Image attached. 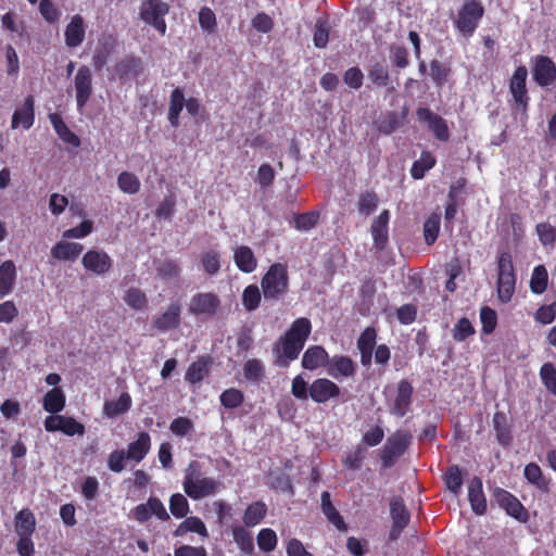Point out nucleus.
<instances>
[{
	"label": "nucleus",
	"instance_id": "18",
	"mask_svg": "<svg viewBox=\"0 0 556 556\" xmlns=\"http://www.w3.org/2000/svg\"><path fill=\"white\" fill-rule=\"evenodd\" d=\"M413 387L407 380H401L397 384L395 399L391 406V413L397 417H404L410 408Z\"/></svg>",
	"mask_w": 556,
	"mask_h": 556
},
{
	"label": "nucleus",
	"instance_id": "60",
	"mask_svg": "<svg viewBox=\"0 0 556 556\" xmlns=\"http://www.w3.org/2000/svg\"><path fill=\"white\" fill-rule=\"evenodd\" d=\"M291 394L300 401H306L309 397V386L302 375H298L292 379Z\"/></svg>",
	"mask_w": 556,
	"mask_h": 556
},
{
	"label": "nucleus",
	"instance_id": "8",
	"mask_svg": "<svg viewBox=\"0 0 556 556\" xmlns=\"http://www.w3.org/2000/svg\"><path fill=\"white\" fill-rule=\"evenodd\" d=\"M181 304L178 301L172 302L164 312L153 317L152 327L161 333L178 329L181 324Z\"/></svg>",
	"mask_w": 556,
	"mask_h": 556
},
{
	"label": "nucleus",
	"instance_id": "38",
	"mask_svg": "<svg viewBox=\"0 0 556 556\" xmlns=\"http://www.w3.org/2000/svg\"><path fill=\"white\" fill-rule=\"evenodd\" d=\"M523 476L529 483L545 492L548 490V481L544 478L542 470L535 463L526 465Z\"/></svg>",
	"mask_w": 556,
	"mask_h": 556
},
{
	"label": "nucleus",
	"instance_id": "6",
	"mask_svg": "<svg viewBox=\"0 0 556 556\" xmlns=\"http://www.w3.org/2000/svg\"><path fill=\"white\" fill-rule=\"evenodd\" d=\"M410 440L412 435L403 430H399L390 435L382 450L381 459L383 466L391 467L394 460L405 453Z\"/></svg>",
	"mask_w": 556,
	"mask_h": 556
},
{
	"label": "nucleus",
	"instance_id": "41",
	"mask_svg": "<svg viewBox=\"0 0 556 556\" xmlns=\"http://www.w3.org/2000/svg\"><path fill=\"white\" fill-rule=\"evenodd\" d=\"M548 274L544 265L534 267L531 279L530 289L534 294H542L547 288Z\"/></svg>",
	"mask_w": 556,
	"mask_h": 556
},
{
	"label": "nucleus",
	"instance_id": "7",
	"mask_svg": "<svg viewBox=\"0 0 556 556\" xmlns=\"http://www.w3.org/2000/svg\"><path fill=\"white\" fill-rule=\"evenodd\" d=\"M74 91L77 110L81 112L93 93V83L91 70L83 65L74 76Z\"/></svg>",
	"mask_w": 556,
	"mask_h": 556
},
{
	"label": "nucleus",
	"instance_id": "51",
	"mask_svg": "<svg viewBox=\"0 0 556 556\" xmlns=\"http://www.w3.org/2000/svg\"><path fill=\"white\" fill-rule=\"evenodd\" d=\"M219 400L224 407L233 409L243 403L244 395L240 390L229 388L220 394Z\"/></svg>",
	"mask_w": 556,
	"mask_h": 556
},
{
	"label": "nucleus",
	"instance_id": "16",
	"mask_svg": "<svg viewBox=\"0 0 556 556\" xmlns=\"http://www.w3.org/2000/svg\"><path fill=\"white\" fill-rule=\"evenodd\" d=\"M303 348L301 344L282 336L274 348V351L277 352V366L288 367L292 361L299 357Z\"/></svg>",
	"mask_w": 556,
	"mask_h": 556
},
{
	"label": "nucleus",
	"instance_id": "12",
	"mask_svg": "<svg viewBox=\"0 0 556 556\" xmlns=\"http://www.w3.org/2000/svg\"><path fill=\"white\" fill-rule=\"evenodd\" d=\"M533 80L541 87L551 86L556 79V65L552 59L538 55L533 60Z\"/></svg>",
	"mask_w": 556,
	"mask_h": 556
},
{
	"label": "nucleus",
	"instance_id": "44",
	"mask_svg": "<svg viewBox=\"0 0 556 556\" xmlns=\"http://www.w3.org/2000/svg\"><path fill=\"white\" fill-rule=\"evenodd\" d=\"M140 59L127 56L115 65V73L119 78L137 75L140 70Z\"/></svg>",
	"mask_w": 556,
	"mask_h": 556
},
{
	"label": "nucleus",
	"instance_id": "40",
	"mask_svg": "<svg viewBox=\"0 0 556 556\" xmlns=\"http://www.w3.org/2000/svg\"><path fill=\"white\" fill-rule=\"evenodd\" d=\"M208 374V363L205 359L193 362L185 375L186 381L191 384L200 383Z\"/></svg>",
	"mask_w": 556,
	"mask_h": 556
},
{
	"label": "nucleus",
	"instance_id": "36",
	"mask_svg": "<svg viewBox=\"0 0 556 556\" xmlns=\"http://www.w3.org/2000/svg\"><path fill=\"white\" fill-rule=\"evenodd\" d=\"M185 106V96L181 89L175 88L169 97L168 121L173 127L179 125V115Z\"/></svg>",
	"mask_w": 556,
	"mask_h": 556
},
{
	"label": "nucleus",
	"instance_id": "2",
	"mask_svg": "<svg viewBox=\"0 0 556 556\" xmlns=\"http://www.w3.org/2000/svg\"><path fill=\"white\" fill-rule=\"evenodd\" d=\"M516 286V275L509 252H501L497 258V296L502 303H508Z\"/></svg>",
	"mask_w": 556,
	"mask_h": 556
},
{
	"label": "nucleus",
	"instance_id": "27",
	"mask_svg": "<svg viewBox=\"0 0 556 556\" xmlns=\"http://www.w3.org/2000/svg\"><path fill=\"white\" fill-rule=\"evenodd\" d=\"M494 496L500 506L503 507L509 516L521 519L525 514V508L515 496L503 489H496Z\"/></svg>",
	"mask_w": 556,
	"mask_h": 556
},
{
	"label": "nucleus",
	"instance_id": "13",
	"mask_svg": "<svg viewBox=\"0 0 556 556\" xmlns=\"http://www.w3.org/2000/svg\"><path fill=\"white\" fill-rule=\"evenodd\" d=\"M326 369L330 377L341 381L354 377L357 366L349 356L334 355L331 358L329 357Z\"/></svg>",
	"mask_w": 556,
	"mask_h": 556
},
{
	"label": "nucleus",
	"instance_id": "31",
	"mask_svg": "<svg viewBox=\"0 0 556 556\" xmlns=\"http://www.w3.org/2000/svg\"><path fill=\"white\" fill-rule=\"evenodd\" d=\"M16 268L12 261H5L0 265V299L8 295L14 286Z\"/></svg>",
	"mask_w": 556,
	"mask_h": 556
},
{
	"label": "nucleus",
	"instance_id": "3",
	"mask_svg": "<svg viewBox=\"0 0 556 556\" xmlns=\"http://www.w3.org/2000/svg\"><path fill=\"white\" fill-rule=\"evenodd\" d=\"M483 14L484 9L481 2L477 0H466L457 12L454 25L464 37L469 38L477 29Z\"/></svg>",
	"mask_w": 556,
	"mask_h": 556
},
{
	"label": "nucleus",
	"instance_id": "19",
	"mask_svg": "<svg viewBox=\"0 0 556 556\" xmlns=\"http://www.w3.org/2000/svg\"><path fill=\"white\" fill-rule=\"evenodd\" d=\"M151 450V437L148 432L141 431L137 439L128 444L125 450L128 462L135 465L139 464Z\"/></svg>",
	"mask_w": 556,
	"mask_h": 556
},
{
	"label": "nucleus",
	"instance_id": "50",
	"mask_svg": "<svg viewBox=\"0 0 556 556\" xmlns=\"http://www.w3.org/2000/svg\"><path fill=\"white\" fill-rule=\"evenodd\" d=\"M125 303L136 309L141 311L147 306L148 300L146 293L138 288H129L124 295Z\"/></svg>",
	"mask_w": 556,
	"mask_h": 556
},
{
	"label": "nucleus",
	"instance_id": "45",
	"mask_svg": "<svg viewBox=\"0 0 556 556\" xmlns=\"http://www.w3.org/2000/svg\"><path fill=\"white\" fill-rule=\"evenodd\" d=\"M117 186L124 193L135 194L140 190V180L130 172H122L117 177Z\"/></svg>",
	"mask_w": 556,
	"mask_h": 556
},
{
	"label": "nucleus",
	"instance_id": "25",
	"mask_svg": "<svg viewBox=\"0 0 556 556\" xmlns=\"http://www.w3.org/2000/svg\"><path fill=\"white\" fill-rule=\"evenodd\" d=\"M376 338V330L371 327H367L357 339V349L361 353V363L363 366H368L371 363Z\"/></svg>",
	"mask_w": 556,
	"mask_h": 556
},
{
	"label": "nucleus",
	"instance_id": "57",
	"mask_svg": "<svg viewBox=\"0 0 556 556\" xmlns=\"http://www.w3.org/2000/svg\"><path fill=\"white\" fill-rule=\"evenodd\" d=\"M128 456L124 448L113 451L108 458V467L112 472L119 473L126 468Z\"/></svg>",
	"mask_w": 556,
	"mask_h": 556
},
{
	"label": "nucleus",
	"instance_id": "64",
	"mask_svg": "<svg viewBox=\"0 0 556 556\" xmlns=\"http://www.w3.org/2000/svg\"><path fill=\"white\" fill-rule=\"evenodd\" d=\"M199 24L205 31H213L216 27L215 13L207 7H204L199 12Z\"/></svg>",
	"mask_w": 556,
	"mask_h": 556
},
{
	"label": "nucleus",
	"instance_id": "49",
	"mask_svg": "<svg viewBox=\"0 0 556 556\" xmlns=\"http://www.w3.org/2000/svg\"><path fill=\"white\" fill-rule=\"evenodd\" d=\"M264 374L265 366L260 359L252 358L247 361L243 365V375L250 381H261L264 377Z\"/></svg>",
	"mask_w": 556,
	"mask_h": 556
},
{
	"label": "nucleus",
	"instance_id": "56",
	"mask_svg": "<svg viewBox=\"0 0 556 556\" xmlns=\"http://www.w3.org/2000/svg\"><path fill=\"white\" fill-rule=\"evenodd\" d=\"M169 510L176 518L185 517L189 513L187 498L180 493L173 494L169 498Z\"/></svg>",
	"mask_w": 556,
	"mask_h": 556
},
{
	"label": "nucleus",
	"instance_id": "34",
	"mask_svg": "<svg viewBox=\"0 0 556 556\" xmlns=\"http://www.w3.org/2000/svg\"><path fill=\"white\" fill-rule=\"evenodd\" d=\"M36 520L29 509H22L15 517V531L18 536H30L35 531Z\"/></svg>",
	"mask_w": 556,
	"mask_h": 556
},
{
	"label": "nucleus",
	"instance_id": "10",
	"mask_svg": "<svg viewBox=\"0 0 556 556\" xmlns=\"http://www.w3.org/2000/svg\"><path fill=\"white\" fill-rule=\"evenodd\" d=\"M340 395V387L328 378H317L309 384V397L317 404L337 400Z\"/></svg>",
	"mask_w": 556,
	"mask_h": 556
},
{
	"label": "nucleus",
	"instance_id": "48",
	"mask_svg": "<svg viewBox=\"0 0 556 556\" xmlns=\"http://www.w3.org/2000/svg\"><path fill=\"white\" fill-rule=\"evenodd\" d=\"M441 216L438 213L431 214L424 224L425 241L428 245L435 242L440 230Z\"/></svg>",
	"mask_w": 556,
	"mask_h": 556
},
{
	"label": "nucleus",
	"instance_id": "43",
	"mask_svg": "<svg viewBox=\"0 0 556 556\" xmlns=\"http://www.w3.org/2000/svg\"><path fill=\"white\" fill-rule=\"evenodd\" d=\"M233 541L238 544L239 548L245 553L251 554L254 549L253 538L251 533L241 526L232 528Z\"/></svg>",
	"mask_w": 556,
	"mask_h": 556
},
{
	"label": "nucleus",
	"instance_id": "4",
	"mask_svg": "<svg viewBox=\"0 0 556 556\" xmlns=\"http://www.w3.org/2000/svg\"><path fill=\"white\" fill-rule=\"evenodd\" d=\"M288 271L281 263L273 264L261 281L263 294L266 300H276L288 290Z\"/></svg>",
	"mask_w": 556,
	"mask_h": 556
},
{
	"label": "nucleus",
	"instance_id": "24",
	"mask_svg": "<svg viewBox=\"0 0 556 556\" xmlns=\"http://www.w3.org/2000/svg\"><path fill=\"white\" fill-rule=\"evenodd\" d=\"M468 500L471 509L477 515H483L486 510V500L482 490V481L478 477H473L468 484Z\"/></svg>",
	"mask_w": 556,
	"mask_h": 556
},
{
	"label": "nucleus",
	"instance_id": "30",
	"mask_svg": "<svg viewBox=\"0 0 556 556\" xmlns=\"http://www.w3.org/2000/svg\"><path fill=\"white\" fill-rule=\"evenodd\" d=\"M83 249L80 243L60 241L51 249V255L56 260L74 261L83 252Z\"/></svg>",
	"mask_w": 556,
	"mask_h": 556
},
{
	"label": "nucleus",
	"instance_id": "54",
	"mask_svg": "<svg viewBox=\"0 0 556 556\" xmlns=\"http://www.w3.org/2000/svg\"><path fill=\"white\" fill-rule=\"evenodd\" d=\"M261 302V292L257 286H248L242 294V304L245 309L252 312L256 309Z\"/></svg>",
	"mask_w": 556,
	"mask_h": 556
},
{
	"label": "nucleus",
	"instance_id": "58",
	"mask_svg": "<svg viewBox=\"0 0 556 556\" xmlns=\"http://www.w3.org/2000/svg\"><path fill=\"white\" fill-rule=\"evenodd\" d=\"M475 333V328L468 318H460L452 330L454 340L462 342Z\"/></svg>",
	"mask_w": 556,
	"mask_h": 556
},
{
	"label": "nucleus",
	"instance_id": "52",
	"mask_svg": "<svg viewBox=\"0 0 556 556\" xmlns=\"http://www.w3.org/2000/svg\"><path fill=\"white\" fill-rule=\"evenodd\" d=\"M277 541L276 532L269 528L262 529L257 534V545L265 553L274 551Z\"/></svg>",
	"mask_w": 556,
	"mask_h": 556
},
{
	"label": "nucleus",
	"instance_id": "46",
	"mask_svg": "<svg viewBox=\"0 0 556 556\" xmlns=\"http://www.w3.org/2000/svg\"><path fill=\"white\" fill-rule=\"evenodd\" d=\"M540 379L547 391L556 397V366L544 363L540 368Z\"/></svg>",
	"mask_w": 556,
	"mask_h": 556
},
{
	"label": "nucleus",
	"instance_id": "23",
	"mask_svg": "<svg viewBox=\"0 0 556 556\" xmlns=\"http://www.w3.org/2000/svg\"><path fill=\"white\" fill-rule=\"evenodd\" d=\"M329 354L320 345L309 346L302 356V367L307 370H315L328 365Z\"/></svg>",
	"mask_w": 556,
	"mask_h": 556
},
{
	"label": "nucleus",
	"instance_id": "37",
	"mask_svg": "<svg viewBox=\"0 0 556 556\" xmlns=\"http://www.w3.org/2000/svg\"><path fill=\"white\" fill-rule=\"evenodd\" d=\"M321 510L328 521L336 526L338 530H346V526L336 507L332 505L330 494L327 491L321 493Z\"/></svg>",
	"mask_w": 556,
	"mask_h": 556
},
{
	"label": "nucleus",
	"instance_id": "39",
	"mask_svg": "<svg viewBox=\"0 0 556 556\" xmlns=\"http://www.w3.org/2000/svg\"><path fill=\"white\" fill-rule=\"evenodd\" d=\"M267 513V507L263 502H254L249 505L243 514V522L247 527L258 525Z\"/></svg>",
	"mask_w": 556,
	"mask_h": 556
},
{
	"label": "nucleus",
	"instance_id": "32",
	"mask_svg": "<svg viewBox=\"0 0 556 556\" xmlns=\"http://www.w3.org/2000/svg\"><path fill=\"white\" fill-rule=\"evenodd\" d=\"M65 394L60 388L49 390L42 401V407L50 414H58L65 407Z\"/></svg>",
	"mask_w": 556,
	"mask_h": 556
},
{
	"label": "nucleus",
	"instance_id": "33",
	"mask_svg": "<svg viewBox=\"0 0 556 556\" xmlns=\"http://www.w3.org/2000/svg\"><path fill=\"white\" fill-rule=\"evenodd\" d=\"M493 428L497 442L503 446H508L511 442V432L506 415L503 412H496L493 415Z\"/></svg>",
	"mask_w": 556,
	"mask_h": 556
},
{
	"label": "nucleus",
	"instance_id": "63",
	"mask_svg": "<svg viewBox=\"0 0 556 556\" xmlns=\"http://www.w3.org/2000/svg\"><path fill=\"white\" fill-rule=\"evenodd\" d=\"M60 431L70 437L84 435L85 426L73 417L64 416Z\"/></svg>",
	"mask_w": 556,
	"mask_h": 556
},
{
	"label": "nucleus",
	"instance_id": "22",
	"mask_svg": "<svg viewBox=\"0 0 556 556\" xmlns=\"http://www.w3.org/2000/svg\"><path fill=\"white\" fill-rule=\"evenodd\" d=\"M86 29L84 18L76 14L74 15L65 28V43L68 48H76L80 46L85 39Z\"/></svg>",
	"mask_w": 556,
	"mask_h": 556
},
{
	"label": "nucleus",
	"instance_id": "61",
	"mask_svg": "<svg viewBox=\"0 0 556 556\" xmlns=\"http://www.w3.org/2000/svg\"><path fill=\"white\" fill-rule=\"evenodd\" d=\"M536 233L543 245H553L556 241V228L548 223L538 224Z\"/></svg>",
	"mask_w": 556,
	"mask_h": 556
},
{
	"label": "nucleus",
	"instance_id": "14",
	"mask_svg": "<svg viewBox=\"0 0 556 556\" xmlns=\"http://www.w3.org/2000/svg\"><path fill=\"white\" fill-rule=\"evenodd\" d=\"M417 118L419 122L427 124L428 128L439 140H448L450 134L445 121L441 116L434 114L430 109L419 108L417 110Z\"/></svg>",
	"mask_w": 556,
	"mask_h": 556
},
{
	"label": "nucleus",
	"instance_id": "59",
	"mask_svg": "<svg viewBox=\"0 0 556 556\" xmlns=\"http://www.w3.org/2000/svg\"><path fill=\"white\" fill-rule=\"evenodd\" d=\"M480 320L482 324V331L490 334L494 331L497 324V316L493 308L484 306L480 311Z\"/></svg>",
	"mask_w": 556,
	"mask_h": 556
},
{
	"label": "nucleus",
	"instance_id": "21",
	"mask_svg": "<svg viewBox=\"0 0 556 556\" xmlns=\"http://www.w3.org/2000/svg\"><path fill=\"white\" fill-rule=\"evenodd\" d=\"M389 220H390V212L388 210H383L372 220L371 236H372V240H374V245L378 250H382L388 242Z\"/></svg>",
	"mask_w": 556,
	"mask_h": 556
},
{
	"label": "nucleus",
	"instance_id": "15",
	"mask_svg": "<svg viewBox=\"0 0 556 556\" xmlns=\"http://www.w3.org/2000/svg\"><path fill=\"white\" fill-rule=\"evenodd\" d=\"M81 263L87 270L99 276L106 274L112 267V258L101 250L88 251L83 256Z\"/></svg>",
	"mask_w": 556,
	"mask_h": 556
},
{
	"label": "nucleus",
	"instance_id": "9",
	"mask_svg": "<svg viewBox=\"0 0 556 556\" xmlns=\"http://www.w3.org/2000/svg\"><path fill=\"white\" fill-rule=\"evenodd\" d=\"M168 4L161 0H147L142 4L141 18L152 24L162 35L166 33L164 16L168 13Z\"/></svg>",
	"mask_w": 556,
	"mask_h": 556
},
{
	"label": "nucleus",
	"instance_id": "55",
	"mask_svg": "<svg viewBox=\"0 0 556 556\" xmlns=\"http://www.w3.org/2000/svg\"><path fill=\"white\" fill-rule=\"evenodd\" d=\"M445 483L447 489L457 495L460 492L463 485L462 471L457 466H451L445 473Z\"/></svg>",
	"mask_w": 556,
	"mask_h": 556
},
{
	"label": "nucleus",
	"instance_id": "17",
	"mask_svg": "<svg viewBox=\"0 0 556 556\" xmlns=\"http://www.w3.org/2000/svg\"><path fill=\"white\" fill-rule=\"evenodd\" d=\"M390 514L393 526L390 532L391 539H397L402 530L409 521V514L405 507L403 500L399 496L392 497L390 501Z\"/></svg>",
	"mask_w": 556,
	"mask_h": 556
},
{
	"label": "nucleus",
	"instance_id": "1",
	"mask_svg": "<svg viewBox=\"0 0 556 556\" xmlns=\"http://www.w3.org/2000/svg\"><path fill=\"white\" fill-rule=\"evenodd\" d=\"M200 470L201 466L197 460L190 462L185 469L182 486L185 493L192 500L213 496L219 491L222 485L219 481L213 478H202Z\"/></svg>",
	"mask_w": 556,
	"mask_h": 556
},
{
	"label": "nucleus",
	"instance_id": "5",
	"mask_svg": "<svg viewBox=\"0 0 556 556\" xmlns=\"http://www.w3.org/2000/svg\"><path fill=\"white\" fill-rule=\"evenodd\" d=\"M527 67L521 65L515 70L509 80V92L516 105L515 110L516 112H520L525 119L527 118V110L530 100L527 90Z\"/></svg>",
	"mask_w": 556,
	"mask_h": 556
},
{
	"label": "nucleus",
	"instance_id": "26",
	"mask_svg": "<svg viewBox=\"0 0 556 556\" xmlns=\"http://www.w3.org/2000/svg\"><path fill=\"white\" fill-rule=\"evenodd\" d=\"M311 332V320L306 317H300L291 324L290 328L288 329L283 337L304 346Z\"/></svg>",
	"mask_w": 556,
	"mask_h": 556
},
{
	"label": "nucleus",
	"instance_id": "29",
	"mask_svg": "<svg viewBox=\"0 0 556 556\" xmlns=\"http://www.w3.org/2000/svg\"><path fill=\"white\" fill-rule=\"evenodd\" d=\"M131 396L127 392H123L117 400L105 401L103 405V415L113 419L119 415L127 413L131 407Z\"/></svg>",
	"mask_w": 556,
	"mask_h": 556
},
{
	"label": "nucleus",
	"instance_id": "62",
	"mask_svg": "<svg viewBox=\"0 0 556 556\" xmlns=\"http://www.w3.org/2000/svg\"><path fill=\"white\" fill-rule=\"evenodd\" d=\"M193 428V422L187 417H177L169 425V430L177 437H185L191 433Z\"/></svg>",
	"mask_w": 556,
	"mask_h": 556
},
{
	"label": "nucleus",
	"instance_id": "35",
	"mask_svg": "<svg viewBox=\"0 0 556 556\" xmlns=\"http://www.w3.org/2000/svg\"><path fill=\"white\" fill-rule=\"evenodd\" d=\"M50 122L59 135V137L66 143L78 147L80 144L79 138L67 127L62 117L58 114H50Z\"/></svg>",
	"mask_w": 556,
	"mask_h": 556
},
{
	"label": "nucleus",
	"instance_id": "11",
	"mask_svg": "<svg viewBox=\"0 0 556 556\" xmlns=\"http://www.w3.org/2000/svg\"><path fill=\"white\" fill-rule=\"evenodd\" d=\"M219 299L212 292L194 294L189 302L188 311L194 316H213L219 307Z\"/></svg>",
	"mask_w": 556,
	"mask_h": 556
},
{
	"label": "nucleus",
	"instance_id": "47",
	"mask_svg": "<svg viewBox=\"0 0 556 556\" xmlns=\"http://www.w3.org/2000/svg\"><path fill=\"white\" fill-rule=\"evenodd\" d=\"M435 164L434 157L429 152H422L419 160L414 162L410 174L415 179H421L425 173L431 169Z\"/></svg>",
	"mask_w": 556,
	"mask_h": 556
},
{
	"label": "nucleus",
	"instance_id": "42",
	"mask_svg": "<svg viewBox=\"0 0 556 556\" xmlns=\"http://www.w3.org/2000/svg\"><path fill=\"white\" fill-rule=\"evenodd\" d=\"M201 265L205 274L216 276L220 269V254L215 250H210L201 255Z\"/></svg>",
	"mask_w": 556,
	"mask_h": 556
},
{
	"label": "nucleus",
	"instance_id": "53",
	"mask_svg": "<svg viewBox=\"0 0 556 556\" xmlns=\"http://www.w3.org/2000/svg\"><path fill=\"white\" fill-rule=\"evenodd\" d=\"M378 197L375 192H364L358 199V212L364 216H369L378 206Z\"/></svg>",
	"mask_w": 556,
	"mask_h": 556
},
{
	"label": "nucleus",
	"instance_id": "20",
	"mask_svg": "<svg viewBox=\"0 0 556 556\" xmlns=\"http://www.w3.org/2000/svg\"><path fill=\"white\" fill-rule=\"evenodd\" d=\"M35 122V112H34V98L28 96L23 105L16 109L12 116L11 127L16 129L18 127H23L24 129H29Z\"/></svg>",
	"mask_w": 556,
	"mask_h": 556
},
{
	"label": "nucleus",
	"instance_id": "28",
	"mask_svg": "<svg viewBox=\"0 0 556 556\" xmlns=\"http://www.w3.org/2000/svg\"><path fill=\"white\" fill-rule=\"evenodd\" d=\"M233 261L237 267L247 274L254 271L257 266L253 251L247 245H240L233 250Z\"/></svg>",
	"mask_w": 556,
	"mask_h": 556
}]
</instances>
